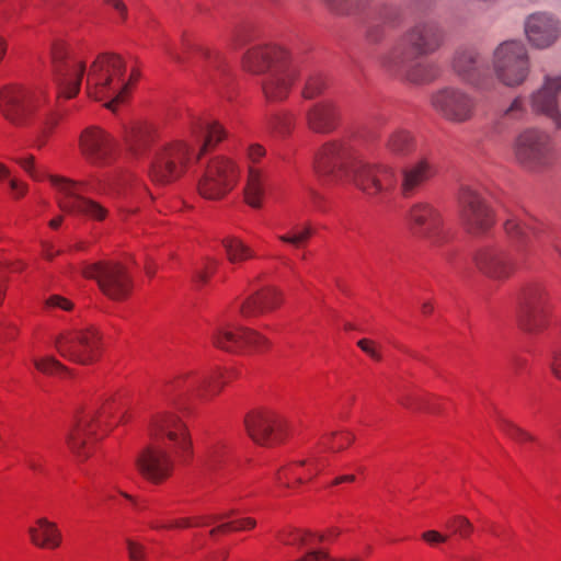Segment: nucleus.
<instances>
[{
  "label": "nucleus",
  "instance_id": "nucleus-1",
  "mask_svg": "<svg viewBox=\"0 0 561 561\" xmlns=\"http://www.w3.org/2000/svg\"><path fill=\"white\" fill-rule=\"evenodd\" d=\"M51 58L59 95L67 99L77 95L82 78L87 73L85 88L89 98L104 102V106L113 112L125 102L129 82L125 78L126 66L121 56L99 55L88 71L83 61L68 56L62 44L53 46Z\"/></svg>",
  "mask_w": 561,
  "mask_h": 561
},
{
  "label": "nucleus",
  "instance_id": "nucleus-2",
  "mask_svg": "<svg viewBox=\"0 0 561 561\" xmlns=\"http://www.w3.org/2000/svg\"><path fill=\"white\" fill-rule=\"evenodd\" d=\"M446 42L445 27L435 20H422L404 33L379 57L381 69L391 77L413 84H427L440 73L435 61L424 60Z\"/></svg>",
  "mask_w": 561,
  "mask_h": 561
},
{
  "label": "nucleus",
  "instance_id": "nucleus-3",
  "mask_svg": "<svg viewBox=\"0 0 561 561\" xmlns=\"http://www.w3.org/2000/svg\"><path fill=\"white\" fill-rule=\"evenodd\" d=\"M313 170L323 185L350 178L369 197L388 193L396 183L389 167L367 162L360 152L346 142L323 145L314 154Z\"/></svg>",
  "mask_w": 561,
  "mask_h": 561
},
{
  "label": "nucleus",
  "instance_id": "nucleus-4",
  "mask_svg": "<svg viewBox=\"0 0 561 561\" xmlns=\"http://www.w3.org/2000/svg\"><path fill=\"white\" fill-rule=\"evenodd\" d=\"M150 433L157 443L145 448L136 458V467L149 481L160 483L172 472L173 462L160 440L168 438L179 453H186L191 443L185 424L174 414L163 413L154 416Z\"/></svg>",
  "mask_w": 561,
  "mask_h": 561
},
{
  "label": "nucleus",
  "instance_id": "nucleus-5",
  "mask_svg": "<svg viewBox=\"0 0 561 561\" xmlns=\"http://www.w3.org/2000/svg\"><path fill=\"white\" fill-rule=\"evenodd\" d=\"M512 149L515 161L533 173L549 169L557 158L551 135L537 127H527L519 131L513 141Z\"/></svg>",
  "mask_w": 561,
  "mask_h": 561
},
{
  "label": "nucleus",
  "instance_id": "nucleus-6",
  "mask_svg": "<svg viewBox=\"0 0 561 561\" xmlns=\"http://www.w3.org/2000/svg\"><path fill=\"white\" fill-rule=\"evenodd\" d=\"M491 66L495 79L506 88L524 84L531 71L529 50L519 39L500 43L493 50Z\"/></svg>",
  "mask_w": 561,
  "mask_h": 561
},
{
  "label": "nucleus",
  "instance_id": "nucleus-7",
  "mask_svg": "<svg viewBox=\"0 0 561 561\" xmlns=\"http://www.w3.org/2000/svg\"><path fill=\"white\" fill-rule=\"evenodd\" d=\"M80 273L89 279H94L101 291L113 300L128 297L133 288V279L127 268L114 261L83 263Z\"/></svg>",
  "mask_w": 561,
  "mask_h": 561
},
{
  "label": "nucleus",
  "instance_id": "nucleus-8",
  "mask_svg": "<svg viewBox=\"0 0 561 561\" xmlns=\"http://www.w3.org/2000/svg\"><path fill=\"white\" fill-rule=\"evenodd\" d=\"M51 185L58 191L57 204L69 215H82L90 219L103 220L107 209L100 203L83 196L85 184L66 178L49 175Z\"/></svg>",
  "mask_w": 561,
  "mask_h": 561
},
{
  "label": "nucleus",
  "instance_id": "nucleus-9",
  "mask_svg": "<svg viewBox=\"0 0 561 561\" xmlns=\"http://www.w3.org/2000/svg\"><path fill=\"white\" fill-rule=\"evenodd\" d=\"M430 103L442 118L453 124L470 122L477 111L476 98L455 85H446L434 91Z\"/></svg>",
  "mask_w": 561,
  "mask_h": 561
},
{
  "label": "nucleus",
  "instance_id": "nucleus-10",
  "mask_svg": "<svg viewBox=\"0 0 561 561\" xmlns=\"http://www.w3.org/2000/svg\"><path fill=\"white\" fill-rule=\"evenodd\" d=\"M239 167L230 158L210 159L198 180L199 194L207 199H219L230 192L239 179Z\"/></svg>",
  "mask_w": 561,
  "mask_h": 561
},
{
  "label": "nucleus",
  "instance_id": "nucleus-11",
  "mask_svg": "<svg viewBox=\"0 0 561 561\" xmlns=\"http://www.w3.org/2000/svg\"><path fill=\"white\" fill-rule=\"evenodd\" d=\"M101 336L99 331L87 329L64 331L56 335L54 345L60 356L81 365L94 362L98 357Z\"/></svg>",
  "mask_w": 561,
  "mask_h": 561
},
{
  "label": "nucleus",
  "instance_id": "nucleus-12",
  "mask_svg": "<svg viewBox=\"0 0 561 561\" xmlns=\"http://www.w3.org/2000/svg\"><path fill=\"white\" fill-rule=\"evenodd\" d=\"M190 159L191 150L183 141L162 146L153 156L149 175L157 184H169L185 172Z\"/></svg>",
  "mask_w": 561,
  "mask_h": 561
},
{
  "label": "nucleus",
  "instance_id": "nucleus-13",
  "mask_svg": "<svg viewBox=\"0 0 561 561\" xmlns=\"http://www.w3.org/2000/svg\"><path fill=\"white\" fill-rule=\"evenodd\" d=\"M113 407L105 405L101 410H88L76 420L75 425L67 434V444L70 450L80 459L90 456V446L93 439H98L96 427L113 414Z\"/></svg>",
  "mask_w": 561,
  "mask_h": 561
},
{
  "label": "nucleus",
  "instance_id": "nucleus-14",
  "mask_svg": "<svg viewBox=\"0 0 561 561\" xmlns=\"http://www.w3.org/2000/svg\"><path fill=\"white\" fill-rule=\"evenodd\" d=\"M548 308L549 295L543 286L535 284L526 287L518 298L519 327L529 333L539 332L545 328Z\"/></svg>",
  "mask_w": 561,
  "mask_h": 561
},
{
  "label": "nucleus",
  "instance_id": "nucleus-15",
  "mask_svg": "<svg viewBox=\"0 0 561 561\" xmlns=\"http://www.w3.org/2000/svg\"><path fill=\"white\" fill-rule=\"evenodd\" d=\"M460 220L472 234L488 231L493 222V214L481 195L469 186L461 187L458 196Z\"/></svg>",
  "mask_w": 561,
  "mask_h": 561
},
{
  "label": "nucleus",
  "instance_id": "nucleus-16",
  "mask_svg": "<svg viewBox=\"0 0 561 561\" xmlns=\"http://www.w3.org/2000/svg\"><path fill=\"white\" fill-rule=\"evenodd\" d=\"M249 436L263 446L280 443L287 435V421L273 411H255L244 419Z\"/></svg>",
  "mask_w": 561,
  "mask_h": 561
},
{
  "label": "nucleus",
  "instance_id": "nucleus-17",
  "mask_svg": "<svg viewBox=\"0 0 561 561\" xmlns=\"http://www.w3.org/2000/svg\"><path fill=\"white\" fill-rule=\"evenodd\" d=\"M407 220L415 237L431 244H438L442 241L443 217L432 204H413L407 214Z\"/></svg>",
  "mask_w": 561,
  "mask_h": 561
},
{
  "label": "nucleus",
  "instance_id": "nucleus-18",
  "mask_svg": "<svg viewBox=\"0 0 561 561\" xmlns=\"http://www.w3.org/2000/svg\"><path fill=\"white\" fill-rule=\"evenodd\" d=\"M213 344L227 352H238L244 346L262 350L267 346V340L256 331L222 322L211 333Z\"/></svg>",
  "mask_w": 561,
  "mask_h": 561
},
{
  "label": "nucleus",
  "instance_id": "nucleus-19",
  "mask_svg": "<svg viewBox=\"0 0 561 561\" xmlns=\"http://www.w3.org/2000/svg\"><path fill=\"white\" fill-rule=\"evenodd\" d=\"M266 150L260 144H250L245 148L247 183L244 196L247 203L253 208H260L265 196L266 172L260 167Z\"/></svg>",
  "mask_w": 561,
  "mask_h": 561
},
{
  "label": "nucleus",
  "instance_id": "nucleus-20",
  "mask_svg": "<svg viewBox=\"0 0 561 561\" xmlns=\"http://www.w3.org/2000/svg\"><path fill=\"white\" fill-rule=\"evenodd\" d=\"M233 371L217 370L210 375L183 374L175 378L171 387L181 393L195 394L201 398H208L220 392L224 385Z\"/></svg>",
  "mask_w": 561,
  "mask_h": 561
},
{
  "label": "nucleus",
  "instance_id": "nucleus-21",
  "mask_svg": "<svg viewBox=\"0 0 561 561\" xmlns=\"http://www.w3.org/2000/svg\"><path fill=\"white\" fill-rule=\"evenodd\" d=\"M80 149L91 164L103 167L112 161L115 141L103 129L88 127L80 136Z\"/></svg>",
  "mask_w": 561,
  "mask_h": 561
},
{
  "label": "nucleus",
  "instance_id": "nucleus-22",
  "mask_svg": "<svg viewBox=\"0 0 561 561\" xmlns=\"http://www.w3.org/2000/svg\"><path fill=\"white\" fill-rule=\"evenodd\" d=\"M561 90V73L546 76L540 89L533 92L529 98L531 110L546 115L561 130V113L558 106V93Z\"/></svg>",
  "mask_w": 561,
  "mask_h": 561
},
{
  "label": "nucleus",
  "instance_id": "nucleus-23",
  "mask_svg": "<svg viewBox=\"0 0 561 561\" xmlns=\"http://www.w3.org/2000/svg\"><path fill=\"white\" fill-rule=\"evenodd\" d=\"M525 33L534 47L545 49L552 46L560 37L561 24L552 14L537 12L527 18Z\"/></svg>",
  "mask_w": 561,
  "mask_h": 561
},
{
  "label": "nucleus",
  "instance_id": "nucleus-24",
  "mask_svg": "<svg viewBox=\"0 0 561 561\" xmlns=\"http://www.w3.org/2000/svg\"><path fill=\"white\" fill-rule=\"evenodd\" d=\"M286 49L273 46H255L250 48L242 58V67L253 75L264 76L272 71V68L282 67L289 59Z\"/></svg>",
  "mask_w": 561,
  "mask_h": 561
},
{
  "label": "nucleus",
  "instance_id": "nucleus-25",
  "mask_svg": "<svg viewBox=\"0 0 561 561\" xmlns=\"http://www.w3.org/2000/svg\"><path fill=\"white\" fill-rule=\"evenodd\" d=\"M31 93L18 85H8L0 91V111L14 125H23L33 111Z\"/></svg>",
  "mask_w": 561,
  "mask_h": 561
},
{
  "label": "nucleus",
  "instance_id": "nucleus-26",
  "mask_svg": "<svg viewBox=\"0 0 561 561\" xmlns=\"http://www.w3.org/2000/svg\"><path fill=\"white\" fill-rule=\"evenodd\" d=\"M450 67L460 80L474 88L482 89L484 81L483 62L476 48H457L451 57Z\"/></svg>",
  "mask_w": 561,
  "mask_h": 561
},
{
  "label": "nucleus",
  "instance_id": "nucleus-27",
  "mask_svg": "<svg viewBox=\"0 0 561 561\" xmlns=\"http://www.w3.org/2000/svg\"><path fill=\"white\" fill-rule=\"evenodd\" d=\"M474 262L482 273L495 279L508 277L515 266L508 252L501 247L481 249L474 255Z\"/></svg>",
  "mask_w": 561,
  "mask_h": 561
},
{
  "label": "nucleus",
  "instance_id": "nucleus-28",
  "mask_svg": "<svg viewBox=\"0 0 561 561\" xmlns=\"http://www.w3.org/2000/svg\"><path fill=\"white\" fill-rule=\"evenodd\" d=\"M296 79V69L290 64V58L282 67L272 68V71L262 76V91L270 102L285 100Z\"/></svg>",
  "mask_w": 561,
  "mask_h": 561
},
{
  "label": "nucleus",
  "instance_id": "nucleus-29",
  "mask_svg": "<svg viewBox=\"0 0 561 561\" xmlns=\"http://www.w3.org/2000/svg\"><path fill=\"white\" fill-rule=\"evenodd\" d=\"M434 175L433 164L425 158L405 165L400 171V190L404 197L414 195Z\"/></svg>",
  "mask_w": 561,
  "mask_h": 561
},
{
  "label": "nucleus",
  "instance_id": "nucleus-30",
  "mask_svg": "<svg viewBox=\"0 0 561 561\" xmlns=\"http://www.w3.org/2000/svg\"><path fill=\"white\" fill-rule=\"evenodd\" d=\"M157 138L156 127L147 123L134 124L124 134L127 151L135 159L144 157Z\"/></svg>",
  "mask_w": 561,
  "mask_h": 561
},
{
  "label": "nucleus",
  "instance_id": "nucleus-31",
  "mask_svg": "<svg viewBox=\"0 0 561 561\" xmlns=\"http://www.w3.org/2000/svg\"><path fill=\"white\" fill-rule=\"evenodd\" d=\"M308 127L318 134L333 131L339 122V111L331 101H322L313 104L306 114Z\"/></svg>",
  "mask_w": 561,
  "mask_h": 561
},
{
  "label": "nucleus",
  "instance_id": "nucleus-32",
  "mask_svg": "<svg viewBox=\"0 0 561 561\" xmlns=\"http://www.w3.org/2000/svg\"><path fill=\"white\" fill-rule=\"evenodd\" d=\"M321 462L322 459L316 455L311 456L309 459L291 462L277 472L276 479L280 483L284 482L287 486H289L291 482L301 484L305 481L311 480L320 472Z\"/></svg>",
  "mask_w": 561,
  "mask_h": 561
},
{
  "label": "nucleus",
  "instance_id": "nucleus-33",
  "mask_svg": "<svg viewBox=\"0 0 561 561\" xmlns=\"http://www.w3.org/2000/svg\"><path fill=\"white\" fill-rule=\"evenodd\" d=\"M280 301V294L275 288H264L242 301L240 313L244 318L256 317L275 309Z\"/></svg>",
  "mask_w": 561,
  "mask_h": 561
},
{
  "label": "nucleus",
  "instance_id": "nucleus-34",
  "mask_svg": "<svg viewBox=\"0 0 561 561\" xmlns=\"http://www.w3.org/2000/svg\"><path fill=\"white\" fill-rule=\"evenodd\" d=\"M504 228L512 239L522 242H526L530 237L541 240L547 232V227L542 222L529 216H512L506 219Z\"/></svg>",
  "mask_w": 561,
  "mask_h": 561
},
{
  "label": "nucleus",
  "instance_id": "nucleus-35",
  "mask_svg": "<svg viewBox=\"0 0 561 561\" xmlns=\"http://www.w3.org/2000/svg\"><path fill=\"white\" fill-rule=\"evenodd\" d=\"M31 542L41 549H57L62 541V535L56 523L46 517L36 519L35 525L27 530Z\"/></svg>",
  "mask_w": 561,
  "mask_h": 561
},
{
  "label": "nucleus",
  "instance_id": "nucleus-36",
  "mask_svg": "<svg viewBox=\"0 0 561 561\" xmlns=\"http://www.w3.org/2000/svg\"><path fill=\"white\" fill-rule=\"evenodd\" d=\"M192 136L199 145V157L216 147L226 137V131L218 122L197 119L192 125Z\"/></svg>",
  "mask_w": 561,
  "mask_h": 561
},
{
  "label": "nucleus",
  "instance_id": "nucleus-37",
  "mask_svg": "<svg viewBox=\"0 0 561 561\" xmlns=\"http://www.w3.org/2000/svg\"><path fill=\"white\" fill-rule=\"evenodd\" d=\"M385 148L389 154L403 158L414 151L415 140L409 130L397 128L387 136Z\"/></svg>",
  "mask_w": 561,
  "mask_h": 561
},
{
  "label": "nucleus",
  "instance_id": "nucleus-38",
  "mask_svg": "<svg viewBox=\"0 0 561 561\" xmlns=\"http://www.w3.org/2000/svg\"><path fill=\"white\" fill-rule=\"evenodd\" d=\"M526 114L527 108L524 99L522 96H516L507 106L499 111L493 122V129L496 133H502L513 123L523 119Z\"/></svg>",
  "mask_w": 561,
  "mask_h": 561
},
{
  "label": "nucleus",
  "instance_id": "nucleus-39",
  "mask_svg": "<svg viewBox=\"0 0 561 561\" xmlns=\"http://www.w3.org/2000/svg\"><path fill=\"white\" fill-rule=\"evenodd\" d=\"M324 2L332 13L350 16L364 12L371 0H325Z\"/></svg>",
  "mask_w": 561,
  "mask_h": 561
},
{
  "label": "nucleus",
  "instance_id": "nucleus-40",
  "mask_svg": "<svg viewBox=\"0 0 561 561\" xmlns=\"http://www.w3.org/2000/svg\"><path fill=\"white\" fill-rule=\"evenodd\" d=\"M325 540L324 535H318L309 530H296L284 538L283 541L286 545L298 546L299 548H307L306 556L309 551L318 549L316 546Z\"/></svg>",
  "mask_w": 561,
  "mask_h": 561
},
{
  "label": "nucleus",
  "instance_id": "nucleus-41",
  "mask_svg": "<svg viewBox=\"0 0 561 561\" xmlns=\"http://www.w3.org/2000/svg\"><path fill=\"white\" fill-rule=\"evenodd\" d=\"M312 233L310 225H295L287 232L279 234L278 240L299 249L308 242Z\"/></svg>",
  "mask_w": 561,
  "mask_h": 561
},
{
  "label": "nucleus",
  "instance_id": "nucleus-42",
  "mask_svg": "<svg viewBox=\"0 0 561 561\" xmlns=\"http://www.w3.org/2000/svg\"><path fill=\"white\" fill-rule=\"evenodd\" d=\"M222 245L231 263H239L254 256L253 251L237 238H226Z\"/></svg>",
  "mask_w": 561,
  "mask_h": 561
},
{
  "label": "nucleus",
  "instance_id": "nucleus-43",
  "mask_svg": "<svg viewBox=\"0 0 561 561\" xmlns=\"http://www.w3.org/2000/svg\"><path fill=\"white\" fill-rule=\"evenodd\" d=\"M377 21L390 28H396L402 22V11L393 4H382L377 12Z\"/></svg>",
  "mask_w": 561,
  "mask_h": 561
},
{
  "label": "nucleus",
  "instance_id": "nucleus-44",
  "mask_svg": "<svg viewBox=\"0 0 561 561\" xmlns=\"http://www.w3.org/2000/svg\"><path fill=\"white\" fill-rule=\"evenodd\" d=\"M198 51L205 60V69L207 72L217 71L225 73L227 64L220 51L203 47L199 48Z\"/></svg>",
  "mask_w": 561,
  "mask_h": 561
},
{
  "label": "nucleus",
  "instance_id": "nucleus-45",
  "mask_svg": "<svg viewBox=\"0 0 561 561\" xmlns=\"http://www.w3.org/2000/svg\"><path fill=\"white\" fill-rule=\"evenodd\" d=\"M33 364L37 370L46 375H57L67 373L68 369L54 356H45L42 358H34Z\"/></svg>",
  "mask_w": 561,
  "mask_h": 561
},
{
  "label": "nucleus",
  "instance_id": "nucleus-46",
  "mask_svg": "<svg viewBox=\"0 0 561 561\" xmlns=\"http://www.w3.org/2000/svg\"><path fill=\"white\" fill-rule=\"evenodd\" d=\"M446 527L451 530L453 534L458 535L461 538H468L473 531V525L470 520L461 515H455L446 522Z\"/></svg>",
  "mask_w": 561,
  "mask_h": 561
},
{
  "label": "nucleus",
  "instance_id": "nucleus-47",
  "mask_svg": "<svg viewBox=\"0 0 561 561\" xmlns=\"http://www.w3.org/2000/svg\"><path fill=\"white\" fill-rule=\"evenodd\" d=\"M325 78L320 73H314L307 80L302 95L305 99H313L320 95L325 90Z\"/></svg>",
  "mask_w": 561,
  "mask_h": 561
},
{
  "label": "nucleus",
  "instance_id": "nucleus-48",
  "mask_svg": "<svg viewBox=\"0 0 561 561\" xmlns=\"http://www.w3.org/2000/svg\"><path fill=\"white\" fill-rule=\"evenodd\" d=\"M500 427L510 438L517 443L534 440V437L529 433L507 420H501Z\"/></svg>",
  "mask_w": 561,
  "mask_h": 561
},
{
  "label": "nucleus",
  "instance_id": "nucleus-49",
  "mask_svg": "<svg viewBox=\"0 0 561 561\" xmlns=\"http://www.w3.org/2000/svg\"><path fill=\"white\" fill-rule=\"evenodd\" d=\"M190 43L186 39L182 41L181 47H179L175 43L167 41L161 44V49L163 53L173 61L182 62L184 60L182 50H186L190 48Z\"/></svg>",
  "mask_w": 561,
  "mask_h": 561
},
{
  "label": "nucleus",
  "instance_id": "nucleus-50",
  "mask_svg": "<svg viewBox=\"0 0 561 561\" xmlns=\"http://www.w3.org/2000/svg\"><path fill=\"white\" fill-rule=\"evenodd\" d=\"M297 561H363L362 558L355 556L350 559H334L325 549H313Z\"/></svg>",
  "mask_w": 561,
  "mask_h": 561
},
{
  "label": "nucleus",
  "instance_id": "nucleus-51",
  "mask_svg": "<svg viewBox=\"0 0 561 561\" xmlns=\"http://www.w3.org/2000/svg\"><path fill=\"white\" fill-rule=\"evenodd\" d=\"M16 162L35 181H42L47 176L44 170H41L35 165L34 156L16 159Z\"/></svg>",
  "mask_w": 561,
  "mask_h": 561
},
{
  "label": "nucleus",
  "instance_id": "nucleus-52",
  "mask_svg": "<svg viewBox=\"0 0 561 561\" xmlns=\"http://www.w3.org/2000/svg\"><path fill=\"white\" fill-rule=\"evenodd\" d=\"M386 25L379 21L371 22L366 28V39L370 44L381 43L387 35Z\"/></svg>",
  "mask_w": 561,
  "mask_h": 561
},
{
  "label": "nucleus",
  "instance_id": "nucleus-53",
  "mask_svg": "<svg viewBox=\"0 0 561 561\" xmlns=\"http://www.w3.org/2000/svg\"><path fill=\"white\" fill-rule=\"evenodd\" d=\"M294 122V115L290 112H282L276 114L271 124L282 134H286L290 130Z\"/></svg>",
  "mask_w": 561,
  "mask_h": 561
},
{
  "label": "nucleus",
  "instance_id": "nucleus-54",
  "mask_svg": "<svg viewBox=\"0 0 561 561\" xmlns=\"http://www.w3.org/2000/svg\"><path fill=\"white\" fill-rule=\"evenodd\" d=\"M330 437L333 439V443L328 446V449L333 453L346 448L354 440V436L351 433H342L340 437H337L336 433H331Z\"/></svg>",
  "mask_w": 561,
  "mask_h": 561
},
{
  "label": "nucleus",
  "instance_id": "nucleus-55",
  "mask_svg": "<svg viewBox=\"0 0 561 561\" xmlns=\"http://www.w3.org/2000/svg\"><path fill=\"white\" fill-rule=\"evenodd\" d=\"M357 346L375 360H381V354L377 344L368 339H362L357 342Z\"/></svg>",
  "mask_w": 561,
  "mask_h": 561
},
{
  "label": "nucleus",
  "instance_id": "nucleus-56",
  "mask_svg": "<svg viewBox=\"0 0 561 561\" xmlns=\"http://www.w3.org/2000/svg\"><path fill=\"white\" fill-rule=\"evenodd\" d=\"M128 557L130 561H144L145 558V548L144 546L128 539L126 541Z\"/></svg>",
  "mask_w": 561,
  "mask_h": 561
},
{
  "label": "nucleus",
  "instance_id": "nucleus-57",
  "mask_svg": "<svg viewBox=\"0 0 561 561\" xmlns=\"http://www.w3.org/2000/svg\"><path fill=\"white\" fill-rule=\"evenodd\" d=\"M193 526V520L191 518H181L175 520L172 524H161L159 522H151L150 527L152 529H169V528H188Z\"/></svg>",
  "mask_w": 561,
  "mask_h": 561
},
{
  "label": "nucleus",
  "instance_id": "nucleus-58",
  "mask_svg": "<svg viewBox=\"0 0 561 561\" xmlns=\"http://www.w3.org/2000/svg\"><path fill=\"white\" fill-rule=\"evenodd\" d=\"M46 307H48V308H59L61 310L69 311V310L72 309L73 305L67 298H64V297L58 296V295H54V296H50L46 300Z\"/></svg>",
  "mask_w": 561,
  "mask_h": 561
},
{
  "label": "nucleus",
  "instance_id": "nucleus-59",
  "mask_svg": "<svg viewBox=\"0 0 561 561\" xmlns=\"http://www.w3.org/2000/svg\"><path fill=\"white\" fill-rule=\"evenodd\" d=\"M217 265H218V261H216L215 259L208 257L206 260L204 268L196 273V280H198L201 283H205L207 280V278L209 277V275H211L215 272V270L217 268Z\"/></svg>",
  "mask_w": 561,
  "mask_h": 561
},
{
  "label": "nucleus",
  "instance_id": "nucleus-60",
  "mask_svg": "<svg viewBox=\"0 0 561 561\" xmlns=\"http://www.w3.org/2000/svg\"><path fill=\"white\" fill-rule=\"evenodd\" d=\"M422 538L427 541L428 543H440L445 542L448 539V536L442 535L440 533L436 530H428L423 533Z\"/></svg>",
  "mask_w": 561,
  "mask_h": 561
},
{
  "label": "nucleus",
  "instance_id": "nucleus-61",
  "mask_svg": "<svg viewBox=\"0 0 561 561\" xmlns=\"http://www.w3.org/2000/svg\"><path fill=\"white\" fill-rule=\"evenodd\" d=\"M231 523L232 531L251 529L256 525L255 520L249 517L233 520Z\"/></svg>",
  "mask_w": 561,
  "mask_h": 561
},
{
  "label": "nucleus",
  "instance_id": "nucleus-62",
  "mask_svg": "<svg viewBox=\"0 0 561 561\" xmlns=\"http://www.w3.org/2000/svg\"><path fill=\"white\" fill-rule=\"evenodd\" d=\"M229 514H220V515H213L209 517H197L193 520V526H204L208 525L210 523H215L217 520H222L228 518Z\"/></svg>",
  "mask_w": 561,
  "mask_h": 561
},
{
  "label": "nucleus",
  "instance_id": "nucleus-63",
  "mask_svg": "<svg viewBox=\"0 0 561 561\" xmlns=\"http://www.w3.org/2000/svg\"><path fill=\"white\" fill-rule=\"evenodd\" d=\"M551 370L553 375L561 380V350L554 352L553 358L551 362Z\"/></svg>",
  "mask_w": 561,
  "mask_h": 561
},
{
  "label": "nucleus",
  "instance_id": "nucleus-64",
  "mask_svg": "<svg viewBox=\"0 0 561 561\" xmlns=\"http://www.w3.org/2000/svg\"><path fill=\"white\" fill-rule=\"evenodd\" d=\"M10 187L16 198L22 197L27 191L26 184L19 182L18 180H10Z\"/></svg>",
  "mask_w": 561,
  "mask_h": 561
}]
</instances>
